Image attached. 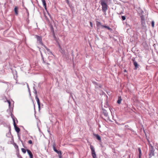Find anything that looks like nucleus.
<instances>
[{"mask_svg": "<svg viewBox=\"0 0 158 158\" xmlns=\"http://www.w3.org/2000/svg\"><path fill=\"white\" fill-rule=\"evenodd\" d=\"M90 149L91 150V154H92V155L93 156V158H97L96 155L95 153L94 147L92 145H90Z\"/></svg>", "mask_w": 158, "mask_h": 158, "instance_id": "2", "label": "nucleus"}, {"mask_svg": "<svg viewBox=\"0 0 158 158\" xmlns=\"http://www.w3.org/2000/svg\"><path fill=\"white\" fill-rule=\"evenodd\" d=\"M7 102H8L9 104V108L10 109V110H13V107H14V105H12L11 106V102L9 100H7Z\"/></svg>", "mask_w": 158, "mask_h": 158, "instance_id": "9", "label": "nucleus"}, {"mask_svg": "<svg viewBox=\"0 0 158 158\" xmlns=\"http://www.w3.org/2000/svg\"><path fill=\"white\" fill-rule=\"evenodd\" d=\"M141 22V25L143 29H145L146 28V26L145 21H142Z\"/></svg>", "mask_w": 158, "mask_h": 158, "instance_id": "13", "label": "nucleus"}, {"mask_svg": "<svg viewBox=\"0 0 158 158\" xmlns=\"http://www.w3.org/2000/svg\"><path fill=\"white\" fill-rule=\"evenodd\" d=\"M97 86H99L100 88H101L102 87V85L100 84H98V85H97Z\"/></svg>", "mask_w": 158, "mask_h": 158, "instance_id": "33", "label": "nucleus"}, {"mask_svg": "<svg viewBox=\"0 0 158 158\" xmlns=\"http://www.w3.org/2000/svg\"><path fill=\"white\" fill-rule=\"evenodd\" d=\"M42 59L43 60V56H42Z\"/></svg>", "mask_w": 158, "mask_h": 158, "instance_id": "44", "label": "nucleus"}, {"mask_svg": "<svg viewBox=\"0 0 158 158\" xmlns=\"http://www.w3.org/2000/svg\"><path fill=\"white\" fill-rule=\"evenodd\" d=\"M90 25L91 27H92L93 24H92V23L91 22H90Z\"/></svg>", "mask_w": 158, "mask_h": 158, "instance_id": "34", "label": "nucleus"}, {"mask_svg": "<svg viewBox=\"0 0 158 158\" xmlns=\"http://www.w3.org/2000/svg\"><path fill=\"white\" fill-rule=\"evenodd\" d=\"M124 72H126V69H125V70H124Z\"/></svg>", "mask_w": 158, "mask_h": 158, "instance_id": "43", "label": "nucleus"}, {"mask_svg": "<svg viewBox=\"0 0 158 158\" xmlns=\"http://www.w3.org/2000/svg\"><path fill=\"white\" fill-rule=\"evenodd\" d=\"M35 99L36 100V101H37V104H38V105L39 109H40V100H39V98H38V97L37 95H36L35 96Z\"/></svg>", "mask_w": 158, "mask_h": 158, "instance_id": "11", "label": "nucleus"}, {"mask_svg": "<svg viewBox=\"0 0 158 158\" xmlns=\"http://www.w3.org/2000/svg\"><path fill=\"white\" fill-rule=\"evenodd\" d=\"M122 19L123 21L124 20L126 19V17L125 16H122Z\"/></svg>", "mask_w": 158, "mask_h": 158, "instance_id": "28", "label": "nucleus"}, {"mask_svg": "<svg viewBox=\"0 0 158 158\" xmlns=\"http://www.w3.org/2000/svg\"><path fill=\"white\" fill-rule=\"evenodd\" d=\"M101 26L102 27V28H105L110 31H111L112 30V29L110 27H109L108 26L103 25H101Z\"/></svg>", "mask_w": 158, "mask_h": 158, "instance_id": "15", "label": "nucleus"}, {"mask_svg": "<svg viewBox=\"0 0 158 158\" xmlns=\"http://www.w3.org/2000/svg\"><path fill=\"white\" fill-rule=\"evenodd\" d=\"M56 144L54 143L53 145V148L54 151L58 154V156L62 155V153L60 151L57 150L56 148Z\"/></svg>", "mask_w": 158, "mask_h": 158, "instance_id": "8", "label": "nucleus"}, {"mask_svg": "<svg viewBox=\"0 0 158 158\" xmlns=\"http://www.w3.org/2000/svg\"><path fill=\"white\" fill-rule=\"evenodd\" d=\"M54 38H55V39H56V36H55H55H53Z\"/></svg>", "mask_w": 158, "mask_h": 158, "instance_id": "41", "label": "nucleus"}, {"mask_svg": "<svg viewBox=\"0 0 158 158\" xmlns=\"http://www.w3.org/2000/svg\"><path fill=\"white\" fill-rule=\"evenodd\" d=\"M59 158H62V156L61 155H60L58 156Z\"/></svg>", "mask_w": 158, "mask_h": 158, "instance_id": "36", "label": "nucleus"}, {"mask_svg": "<svg viewBox=\"0 0 158 158\" xmlns=\"http://www.w3.org/2000/svg\"><path fill=\"white\" fill-rule=\"evenodd\" d=\"M102 113L104 115L105 117H107L108 116V113L107 111L104 109H102Z\"/></svg>", "mask_w": 158, "mask_h": 158, "instance_id": "14", "label": "nucleus"}, {"mask_svg": "<svg viewBox=\"0 0 158 158\" xmlns=\"http://www.w3.org/2000/svg\"><path fill=\"white\" fill-rule=\"evenodd\" d=\"M132 61L133 63V64L135 66V69H137L139 67V65L137 63L135 60V58H132Z\"/></svg>", "mask_w": 158, "mask_h": 158, "instance_id": "6", "label": "nucleus"}, {"mask_svg": "<svg viewBox=\"0 0 158 158\" xmlns=\"http://www.w3.org/2000/svg\"><path fill=\"white\" fill-rule=\"evenodd\" d=\"M90 149L91 150V154H92V155L93 156V158H97L96 155L95 153L94 147L92 145H90Z\"/></svg>", "mask_w": 158, "mask_h": 158, "instance_id": "3", "label": "nucleus"}, {"mask_svg": "<svg viewBox=\"0 0 158 158\" xmlns=\"http://www.w3.org/2000/svg\"><path fill=\"white\" fill-rule=\"evenodd\" d=\"M51 30H52V33H53V36H55V32H54V31L53 29V28L52 27H51Z\"/></svg>", "mask_w": 158, "mask_h": 158, "instance_id": "25", "label": "nucleus"}, {"mask_svg": "<svg viewBox=\"0 0 158 158\" xmlns=\"http://www.w3.org/2000/svg\"><path fill=\"white\" fill-rule=\"evenodd\" d=\"M19 139H20V137H19ZM20 141H21V142H22V140H21L20 139Z\"/></svg>", "mask_w": 158, "mask_h": 158, "instance_id": "42", "label": "nucleus"}, {"mask_svg": "<svg viewBox=\"0 0 158 158\" xmlns=\"http://www.w3.org/2000/svg\"><path fill=\"white\" fill-rule=\"evenodd\" d=\"M41 1L42 2L43 6L45 8V9L46 10H47V7H46V2L45 0H41Z\"/></svg>", "mask_w": 158, "mask_h": 158, "instance_id": "16", "label": "nucleus"}, {"mask_svg": "<svg viewBox=\"0 0 158 158\" xmlns=\"http://www.w3.org/2000/svg\"><path fill=\"white\" fill-rule=\"evenodd\" d=\"M107 1H100V4L102 6V11L104 13V14L105 15H106V11L108 9V6L106 3V2Z\"/></svg>", "mask_w": 158, "mask_h": 158, "instance_id": "1", "label": "nucleus"}, {"mask_svg": "<svg viewBox=\"0 0 158 158\" xmlns=\"http://www.w3.org/2000/svg\"><path fill=\"white\" fill-rule=\"evenodd\" d=\"M12 72L13 74L14 78L16 80L17 77V73L15 70H12Z\"/></svg>", "mask_w": 158, "mask_h": 158, "instance_id": "10", "label": "nucleus"}, {"mask_svg": "<svg viewBox=\"0 0 158 158\" xmlns=\"http://www.w3.org/2000/svg\"><path fill=\"white\" fill-rule=\"evenodd\" d=\"M122 99L121 97H119L118 98V100L117 101V103L119 104H120L121 102V101H122Z\"/></svg>", "mask_w": 158, "mask_h": 158, "instance_id": "24", "label": "nucleus"}, {"mask_svg": "<svg viewBox=\"0 0 158 158\" xmlns=\"http://www.w3.org/2000/svg\"><path fill=\"white\" fill-rule=\"evenodd\" d=\"M27 87L28 89V90L29 91V85L27 84Z\"/></svg>", "mask_w": 158, "mask_h": 158, "instance_id": "37", "label": "nucleus"}, {"mask_svg": "<svg viewBox=\"0 0 158 158\" xmlns=\"http://www.w3.org/2000/svg\"><path fill=\"white\" fill-rule=\"evenodd\" d=\"M34 94L35 95H36V96L37 95V92L36 89H35V91H34Z\"/></svg>", "mask_w": 158, "mask_h": 158, "instance_id": "32", "label": "nucleus"}, {"mask_svg": "<svg viewBox=\"0 0 158 158\" xmlns=\"http://www.w3.org/2000/svg\"><path fill=\"white\" fill-rule=\"evenodd\" d=\"M26 10H27V15L28 16H29V15L28 11L27 10V9H26Z\"/></svg>", "mask_w": 158, "mask_h": 158, "instance_id": "35", "label": "nucleus"}, {"mask_svg": "<svg viewBox=\"0 0 158 158\" xmlns=\"http://www.w3.org/2000/svg\"><path fill=\"white\" fill-rule=\"evenodd\" d=\"M14 11L15 12V14L16 15H18V8L17 7L15 6L14 9Z\"/></svg>", "mask_w": 158, "mask_h": 158, "instance_id": "21", "label": "nucleus"}, {"mask_svg": "<svg viewBox=\"0 0 158 158\" xmlns=\"http://www.w3.org/2000/svg\"><path fill=\"white\" fill-rule=\"evenodd\" d=\"M27 152L29 155L30 157L31 156H33V154L28 149L27 150Z\"/></svg>", "mask_w": 158, "mask_h": 158, "instance_id": "19", "label": "nucleus"}, {"mask_svg": "<svg viewBox=\"0 0 158 158\" xmlns=\"http://www.w3.org/2000/svg\"><path fill=\"white\" fill-rule=\"evenodd\" d=\"M94 135L96 137L98 140L101 141V138L100 136L98 134H94Z\"/></svg>", "mask_w": 158, "mask_h": 158, "instance_id": "17", "label": "nucleus"}, {"mask_svg": "<svg viewBox=\"0 0 158 158\" xmlns=\"http://www.w3.org/2000/svg\"><path fill=\"white\" fill-rule=\"evenodd\" d=\"M93 82L95 85H97H97H98V84L97 82L95 81Z\"/></svg>", "mask_w": 158, "mask_h": 158, "instance_id": "30", "label": "nucleus"}, {"mask_svg": "<svg viewBox=\"0 0 158 158\" xmlns=\"http://www.w3.org/2000/svg\"><path fill=\"white\" fill-rule=\"evenodd\" d=\"M140 18H141V21H145V18L144 16L143 15H140Z\"/></svg>", "mask_w": 158, "mask_h": 158, "instance_id": "22", "label": "nucleus"}, {"mask_svg": "<svg viewBox=\"0 0 158 158\" xmlns=\"http://www.w3.org/2000/svg\"><path fill=\"white\" fill-rule=\"evenodd\" d=\"M44 47L46 49V50L48 52V54H52L53 55L52 52L50 51V50L45 45L44 46Z\"/></svg>", "mask_w": 158, "mask_h": 158, "instance_id": "18", "label": "nucleus"}, {"mask_svg": "<svg viewBox=\"0 0 158 158\" xmlns=\"http://www.w3.org/2000/svg\"><path fill=\"white\" fill-rule=\"evenodd\" d=\"M33 89H34V91H35V89H36L35 88V87H33Z\"/></svg>", "mask_w": 158, "mask_h": 158, "instance_id": "40", "label": "nucleus"}, {"mask_svg": "<svg viewBox=\"0 0 158 158\" xmlns=\"http://www.w3.org/2000/svg\"><path fill=\"white\" fill-rule=\"evenodd\" d=\"M30 158H33V156H31L30 157Z\"/></svg>", "mask_w": 158, "mask_h": 158, "instance_id": "45", "label": "nucleus"}, {"mask_svg": "<svg viewBox=\"0 0 158 158\" xmlns=\"http://www.w3.org/2000/svg\"><path fill=\"white\" fill-rule=\"evenodd\" d=\"M138 150L139 152V158H141V156L142 155L141 154V148H138Z\"/></svg>", "mask_w": 158, "mask_h": 158, "instance_id": "20", "label": "nucleus"}, {"mask_svg": "<svg viewBox=\"0 0 158 158\" xmlns=\"http://www.w3.org/2000/svg\"><path fill=\"white\" fill-rule=\"evenodd\" d=\"M10 110V116L11 118H12L13 121V123H15V121L18 122V120L17 118L14 116V115L12 113V111L13 110Z\"/></svg>", "mask_w": 158, "mask_h": 158, "instance_id": "5", "label": "nucleus"}, {"mask_svg": "<svg viewBox=\"0 0 158 158\" xmlns=\"http://www.w3.org/2000/svg\"><path fill=\"white\" fill-rule=\"evenodd\" d=\"M48 132H50L49 131H48Z\"/></svg>", "mask_w": 158, "mask_h": 158, "instance_id": "47", "label": "nucleus"}, {"mask_svg": "<svg viewBox=\"0 0 158 158\" xmlns=\"http://www.w3.org/2000/svg\"><path fill=\"white\" fill-rule=\"evenodd\" d=\"M129 158L130 157V155H129Z\"/></svg>", "mask_w": 158, "mask_h": 158, "instance_id": "46", "label": "nucleus"}, {"mask_svg": "<svg viewBox=\"0 0 158 158\" xmlns=\"http://www.w3.org/2000/svg\"><path fill=\"white\" fill-rule=\"evenodd\" d=\"M148 144L150 146L149 148H152V147L153 148H154L153 146H152V144L150 143L149 141H148Z\"/></svg>", "mask_w": 158, "mask_h": 158, "instance_id": "27", "label": "nucleus"}, {"mask_svg": "<svg viewBox=\"0 0 158 158\" xmlns=\"http://www.w3.org/2000/svg\"><path fill=\"white\" fill-rule=\"evenodd\" d=\"M109 1L110 2L111 1V0H100V1Z\"/></svg>", "mask_w": 158, "mask_h": 158, "instance_id": "38", "label": "nucleus"}, {"mask_svg": "<svg viewBox=\"0 0 158 158\" xmlns=\"http://www.w3.org/2000/svg\"><path fill=\"white\" fill-rule=\"evenodd\" d=\"M35 37L37 39V40L39 42V43L42 45H43V44L42 41V38L41 36H38L37 35H35Z\"/></svg>", "mask_w": 158, "mask_h": 158, "instance_id": "7", "label": "nucleus"}, {"mask_svg": "<svg viewBox=\"0 0 158 158\" xmlns=\"http://www.w3.org/2000/svg\"><path fill=\"white\" fill-rule=\"evenodd\" d=\"M66 1L67 3L68 4L69 3V0H65Z\"/></svg>", "mask_w": 158, "mask_h": 158, "instance_id": "39", "label": "nucleus"}, {"mask_svg": "<svg viewBox=\"0 0 158 158\" xmlns=\"http://www.w3.org/2000/svg\"><path fill=\"white\" fill-rule=\"evenodd\" d=\"M154 22L153 21H152V27H154Z\"/></svg>", "mask_w": 158, "mask_h": 158, "instance_id": "29", "label": "nucleus"}, {"mask_svg": "<svg viewBox=\"0 0 158 158\" xmlns=\"http://www.w3.org/2000/svg\"><path fill=\"white\" fill-rule=\"evenodd\" d=\"M96 25L98 27L101 26V25H102L101 24V23L98 21L96 22Z\"/></svg>", "mask_w": 158, "mask_h": 158, "instance_id": "23", "label": "nucleus"}, {"mask_svg": "<svg viewBox=\"0 0 158 158\" xmlns=\"http://www.w3.org/2000/svg\"><path fill=\"white\" fill-rule=\"evenodd\" d=\"M28 143L30 144H31L32 143V141L31 140H29L28 141Z\"/></svg>", "mask_w": 158, "mask_h": 158, "instance_id": "31", "label": "nucleus"}, {"mask_svg": "<svg viewBox=\"0 0 158 158\" xmlns=\"http://www.w3.org/2000/svg\"><path fill=\"white\" fill-rule=\"evenodd\" d=\"M21 150H22V152L24 153H26V150L24 149V148H22L21 149Z\"/></svg>", "mask_w": 158, "mask_h": 158, "instance_id": "26", "label": "nucleus"}, {"mask_svg": "<svg viewBox=\"0 0 158 158\" xmlns=\"http://www.w3.org/2000/svg\"><path fill=\"white\" fill-rule=\"evenodd\" d=\"M155 149L154 148L152 147V148H149V157L151 158L152 156H154Z\"/></svg>", "mask_w": 158, "mask_h": 158, "instance_id": "4", "label": "nucleus"}, {"mask_svg": "<svg viewBox=\"0 0 158 158\" xmlns=\"http://www.w3.org/2000/svg\"><path fill=\"white\" fill-rule=\"evenodd\" d=\"M13 124H14V127L15 128V131H16V132L17 133H19L20 131V129L17 126L15 123H13Z\"/></svg>", "mask_w": 158, "mask_h": 158, "instance_id": "12", "label": "nucleus"}]
</instances>
